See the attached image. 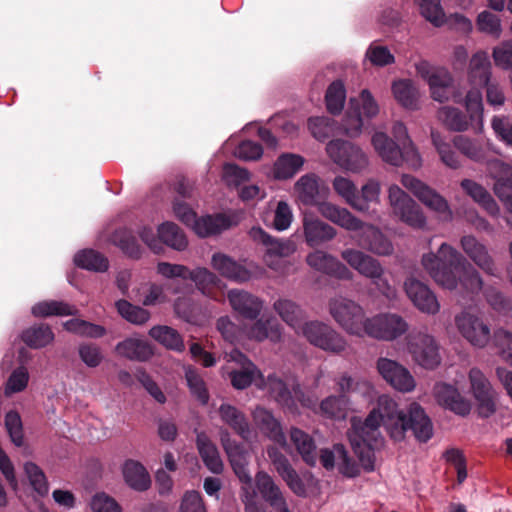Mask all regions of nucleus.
<instances>
[{"instance_id":"nucleus-19","label":"nucleus","mask_w":512,"mask_h":512,"mask_svg":"<svg viewBox=\"0 0 512 512\" xmlns=\"http://www.w3.org/2000/svg\"><path fill=\"white\" fill-rule=\"evenodd\" d=\"M377 370L386 382L401 392H411L416 386L411 373L394 360L379 358L377 360Z\"/></svg>"},{"instance_id":"nucleus-18","label":"nucleus","mask_w":512,"mask_h":512,"mask_svg":"<svg viewBox=\"0 0 512 512\" xmlns=\"http://www.w3.org/2000/svg\"><path fill=\"white\" fill-rule=\"evenodd\" d=\"M220 440L223 449L229 458L234 473L242 484L250 488L252 485V477L248 469V451L243 447L242 444H239L233 440L227 430H221Z\"/></svg>"},{"instance_id":"nucleus-46","label":"nucleus","mask_w":512,"mask_h":512,"mask_svg":"<svg viewBox=\"0 0 512 512\" xmlns=\"http://www.w3.org/2000/svg\"><path fill=\"white\" fill-rule=\"evenodd\" d=\"M273 466L287 486L298 496L306 494V488L298 473L291 466L289 460L284 455L273 463Z\"/></svg>"},{"instance_id":"nucleus-22","label":"nucleus","mask_w":512,"mask_h":512,"mask_svg":"<svg viewBox=\"0 0 512 512\" xmlns=\"http://www.w3.org/2000/svg\"><path fill=\"white\" fill-rule=\"evenodd\" d=\"M489 171L495 180V195L512 214V167L501 160H495L489 163Z\"/></svg>"},{"instance_id":"nucleus-30","label":"nucleus","mask_w":512,"mask_h":512,"mask_svg":"<svg viewBox=\"0 0 512 512\" xmlns=\"http://www.w3.org/2000/svg\"><path fill=\"white\" fill-rule=\"evenodd\" d=\"M218 412L221 420L243 440H249L251 438V426L242 411L235 406L223 403L220 405Z\"/></svg>"},{"instance_id":"nucleus-31","label":"nucleus","mask_w":512,"mask_h":512,"mask_svg":"<svg viewBox=\"0 0 512 512\" xmlns=\"http://www.w3.org/2000/svg\"><path fill=\"white\" fill-rule=\"evenodd\" d=\"M253 419L257 427L270 440L286 447V437L282 431L280 423L274 418L272 413L264 408L257 407L253 412Z\"/></svg>"},{"instance_id":"nucleus-54","label":"nucleus","mask_w":512,"mask_h":512,"mask_svg":"<svg viewBox=\"0 0 512 512\" xmlns=\"http://www.w3.org/2000/svg\"><path fill=\"white\" fill-rule=\"evenodd\" d=\"M78 309L63 301H42L32 307V314L36 317L70 316L76 315Z\"/></svg>"},{"instance_id":"nucleus-55","label":"nucleus","mask_w":512,"mask_h":512,"mask_svg":"<svg viewBox=\"0 0 512 512\" xmlns=\"http://www.w3.org/2000/svg\"><path fill=\"white\" fill-rule=\"evenodd\" d=\"M158 235L160 243L172 249L182 251L187 247V239L182 230L172 222H166L159 226Z\"/></svg>"},{"instance_id":"nucleus-62","label":"nucleus","mask_w":512,"mask_h":512,"mask_svg":"<svg viewBox=\"0 0 512 512\" xmlns=\"http://www.w3.org/2000/svg\"><path fill=\"white\" fill-rule=\"evenodd\" d=\"M185 378L191 393L201 404H207L209 401V393L204 380L198 372L194 368L188 367L185 370Z\"/></svg>"},{"instance_id":"nucleus-15","label":"nucleus","mask_w":512,"mask_h":512,"mask_svg":"<svg viewBox=\"0 0 512 512\" xmlns=\"http://www.w3.org/2000/svg\"><path fill=\"white\" fill-rule=\"evenodd\" d=\"M471 392L477 402L478 414L488 418L496 412V392L483 372L472 368L468 374Z\"/></svg>"},{"instance_id":"nucleus-16","label":"nucleus","mask_w":512,"mask_h":512,"mask_svg":"<svg viewBox=\"0 0 512 512\" xmlns=\"http://www.w3.org/2000/svg\"><path fill=\"white\" fill-rule=\"evenodd\" d=\"M408 350L413 360L425 369H434L441 362L439 346L434 337L427 333L411 335Z\"/></svg>"},{"instance_id":"nucleus-32","label":"nucleus","mask_w":512,"mask_h":512,"mask_svg":"<svg viewBox=\"0 0 512 512\" xmlns=\"http://www.w3.org/2000/svg\"><path fill=\"white\" fill-rule=\"evenodd\" d=\"M239 357L244 360L243 366L239 370L230 372L231 383L236 389H245L254 383L258 388L263 389L264 378L258 368L246 357L237 352Z\"/></svg>"},{"instance_id":"nucleus-50","label":"nucleus","mask_w":512,"mask_h":512,"mask_svg":"<svg viewBox=\"0 0 512 512\" xmlns=\"http://www.w3.org/2000/svg\"><path fill=\"white\" fill-rule=\"evenodd\" d=\"M76 266L93 271L105 272L109 268L108 259L100 252L93 249H84L74 256Z\"/></svg>"},{"instance_id":"nucleus-35","label":"nucleus","mask_w":512,"mask_h":512,"mask_svg":"<svg viewBox=\"0 0 512 512\" xmlns=\"http://www.w3.org/2000/svg\"><path fill=\"white\" fill-rule=\"evenodd\" d=\"M122 474L125 483L135 491H146L151 485V478L148 471L136 460H126L122 466Z\"/></svg>"},{"instance_id":"nucleus-4","label":"nucleus","mask_w":512,"mask_h":512,"mask_svg":"<svg viewBox=\"0 0 512 512\" xmlns=\"http://www.w3.org/2000/svg\"><path fill=\"white\" fill-rule=\"evenodd\" d=\"M469 119L458 108L444 106L437 112L438 119L451 131L463 132L475 123L476 131L483 127V99L478 89H470L465 97Z\"/></svg>"},{"instance_id":"nucleus-49","label":"nucleus","mask_w":512,"mask_h":512,"mask_svg":"<svg viewBox=\"0 0 512 512\" xmlns=\"http://www.w3.org/2000/svg\"><path fill=\"white\" fill-rule=\"evenodd\" d=\"M395 99L405 108L415 110L418 108L419 91L411 80L401 79L392 85Z\"/></svg>"},{"instance_id":"nucleus-20","label":"nucleus","mask_w":512,"mask_h":512,"mask_svg":"<svg viewBox=\"0 0 512 512\" xmlns=\"http://www.w3.org/2000/svg\"><path fill=\"white\" fill-rule=\"evenodd\" d=\"M404 289L414 306L422 313L435 315L440 311L436 295L424 283L411 277L404 282Z\"/></svg>"},{"instance_id":"nucleus-12","label":"nucleus","mask_w":512,"mask_h":512,"mask_svg":"<svg viewBox=\"0 0 512 512\" xmlns=\"http://www.w3.org/2000/svg\"><path fill=\"white\" fill-rule=\"evenodd\" d=\"M328 156L341 168L358 173L368 166L366 154L357 146L344 140H332L326 146Z\"/></svg>"},{"instance_id":"nucleus-13","label":"nucleus","mask_w":512,"mask_h":512,"mask_svg":"<svg viewBox=\"0 0 512 512\" xmlns=\"http://www.w3.org/2000/svg\"><path fill=\"white\" fill-rule=\"evenodd\" d=\"M406 320L395 313H382L368 318L365 326V335L385 341H392L408 330Z\"/></svg>"},{"instance_id":"nucleus-23","label":"nucleus","mask_w":512,"mask_h":512,"mask_svg":"<svg viewBox=\"0 0 512 512\" xmlns=\"http://www.w3.org/2000/svg\"><path fill=\"white\" fill-rule=\"evenodd\" d=\"M433 391L436 401L444 408L462 417L470 413L471 402L456 387L447 383H437Z\"/></svg>"},{"instance_id":"nucleus-51","label":"nucleus","mask_w":512,"mask_h":512,"mask_svg":"<svg viewBox=\"0 0 512 512\" xmlns=\"http://www.w3.org/2000/svg\"><path fill=\"white\" fill-rule=\"evenodd\" d=\"M149 335L167 349L176 352H182L185 349L182 336L177 332V330L169 326H154L150 329Z\"/></svg>"},{"instance_id":"nucleus-40","label":"nucleus","mask_w":512,"mask_h":512,"mask_svg":"<svg viewBox=\"0 0 512 512\" xmlns=\"http://www.w3.org/2000/svg\"><path fill=\"white\" fill-rule=\"evenodd\" d=\"M372 145L381 159L393 166L402 165V152L396 144L383 132H376L372 136Z\"/></svg>"},{"instance_id":"nucleus-28","label":"nucleus","mask_w":512,"mask_h":512,"mask_svg":"<svg viewBox=\"0 0 512 512\" xmlns=\"http://www.w3.org/2000/svg\"><path fill=\"white\" fill-rule=\"evenodd\" d=\"M250 237L266 247L269 256L288 257L296 250L295 243L290 240H280L272 238L260 227H253L249 231Z\"/></svg>"},{"instance_id":"nucleus-27","label":"nucleus","mask_w":512,"mask_h":512,"mask_svg":"<svg viewBox=\"0 0 512 512\" xmlns=\"http://www.w3.org/2000/svg\"><path fill=\"white\" fill-rule=\"evenodd\" d=\"M303 230L307 244L310 247L318 246L335 238L337 231L331 225L321 221L313 215L303 218Z\"/></svg>"},{"instance_id":"nucleus-21","label":"nucleus","mask_w":512,"mask_h":512,"mask_svg":"<svg viewBox=\"0 0 512 512\" xmlns=\"http://www.w3.org/2000/svg\"><path fill=\"white\" fill-rule=\"evenodd\" d=\"M307 264L326 275L335 277L339 280L350 281L353 279L352 271L341 261L331 254L321 250L309 253L306 257Z\"/></svg>"},{"instance_id":"nucleus-41","label":"nucleus","mask_w":512,"mask_h":512,"mask_svg":"<svg viewBox=\"0 0 512 512\" xmlns=\"http://www.w3.org/2000/svg\"><path fill=\"white\" fill-rule=\"evenodd\" d=\"M116 353L124 358L135 361H147L153 355L150 344L139 338H127L115 347Z\"/></svg>"},{"instance_id":"nucleus-17","label":"nucleus","mask_w":512,"mask_h":512,"mask_svg":"<svg viewBox=\"0 0 512 512\" xmlns=\"http://www.w3.org/2000/svg\"><path fill=\"white\" fill-rule=\"evenodd\" d=\"M455 325L459 333L471 345L479 348L485 347L491 339L488 324L479 316L463 311L455 317Z\"/></svg>"},{"instance_id":"nucleus-48","label":"nucleus","mask_w":512,"mask_h":512,"mask_svg":"<svg viewBox=\"0 0 512 512\" xmlns=\"http://www.w3.org/2000/svg\"><path fill=\"white\" fill-rule=\"evenodd\" d=\"M432 144L435 147L441 162L450 169L461 167V159L454 150V145L446 141L442 135L436 131H431Z\"/></svg>"},{"instance_id":"nucleus-38","label":"nucleus","mask_w":512,"mask_h":512,"mask_svg":"<svg viewBox=\"0 0 512 512\" xmlns=\"http://www.w3.org/2000/svg\"><path fill=\"white\" fill-rule=\"evenodd\" d=\"M460 185L464 192L478 203L489 215L492 217L499 216L500 208L498 204L481 184L471 179H464L461 181Z\"/></svg>"},{"instance_id":"nucleus-6","label":"nucleus","mask_w":512,"mask_h":512,"mask_svg":"<svg viewBox=\"0 0 512 512\" xmlns=\"http://www.w3.org/2000/svg\"><path fill=\"white\" fill-rule=\"evenodd\" d=\"M298 335H302L314 347L330 354L341 355L349 348L346 338L322 321L304 322Z\"/></svg>"},{"instance_id":"nucleus-45","label":"nucleus","mask_w":512,"mask_h":512,"mask_svg":"<svg viewBox=\"0 0 512 512\" xmlns=\"http://www.w3.org/2000/svg\"><path fill=\"white\" fill-rule=\"evenodd\" d=\"M304 158L293 153H283L273 166V176L278 180L292 178L303 166Z\"/></svg>"},{"instance_id":"nucleus-11","label":"nucleus","mask_w":512,"mask_h":512,"mask_svg":"<svg viewBox=\"0 0 512 512\" xmlns=\"http://www.w3.org/2000/svg\"><path fill=\"white\" fill-rule=\"evenodd\" d=\"M298 200L307 206H316L318 212L326 218L321 209L325 205L337 206L325 201L330 193L329 187L314 173L301 176L294 185Z\"/></svg>"},{"instance_id":"nucleus-9","label":"nucleus","mask_w":512,"mask_h":512,"mask_svg":"<svg viewBox=\"0 0 512 512\" xmlns=\"http://www.w3.org/2000/svg\"><path fill=\"white\" fill-rule=\"evenodd\" d=\"M388 199L393 214L402 222L416 229L426 226V217L420 206L399 186L389 187Z\"/></svg>"},{"instance_id":"nucleus-8","label":"nucleus","mask_w":512,"mask_h":512,"mask_svg":"<svg viewBox=\"0 0 512 512\" xmlns=\"http://www.w3.org/2000/svg\"><path fill=\"white\" fill-rule=\"evenodd\" d=\"M379 112V107L370 91L364 89L358 98H351L349 108L343 119L344 133L349 137H357L362 131L363 117L371 119Z\"/></svg>"},{"instance_id":"nucleus-53","label":"nucleus","mask_w":512,"mask_h":512,"mask_svg":"<svg viewBox=\"0 0 512 512\" xmlns=\"http://www.w3.org/2000/svg\"><path fill=\"white\" fill-rule=\"evenodd\" d=\"M21 338L23 342L33 349L47 346L54 340V333L49 325H34L23 331Z\"/></svg>"},{"instance_id":"nucleus-25","label":"nucleus","mask_w":512,"mask_h":512,"mask_svg":"<svg viewBox=\"0 0 512 512\" xmlns=\"http://www.w3.org/2000/svg\"><path fill=\"white\" fill-rule=\"evenodd\" d=\"M240 221L236 213H218L197 218L193 230L201 237L216 235L236 226Z\"/></svg>"},{"instance_id":"nucleus-63","label":"nucleus","mask_w":512,"mask_h":512,"mask_svg":"<svg viewBox=\"0 0 512 512\" xmlns=\"http://www.w3.org/2000/svg\"><path fill=\"white\" fill-rule=\"evenodd\" d=\"M421 15L435 27L445 23V13L440 0H421L419 3Z\"/></svg>"},{"instance_id":"nucleus-10","label":"nucleus","mask_w":512,"mask_h":512,"mask_svg":"<svg viewBox=\"0 0 512 512\" xmlns=\"http://www.w3.org/2000/svg\"><path fill=\"white\" fill-rule=\"evenodd\" d=\"M401 183L427 208L439 214L444 220L452 219V211L447 200L426 183L408 174L402 175Z\"/></svg>"},{"instance_id":"nucleus-44","label":"nucleus","mask_w":512,"mask_h":512,"mask_svg":"<svg viewBox=\"0 0 512 512\" xmlns=\"http://www.w3.org/2000/svg\"><path fill=\"white\" fill-rule=\"evenodd\" d=\"M290 439L301 455L302 460L309 466H315L317 454L313 438L299 428H292L290 430Z\"/></svg>"},{"instance_id":"nucleus-36","label":"nucleus","mask_w":512,"mask_h":512,"mask_svg":"<svg viewBox=\"0 0 512 512\" xmlns=\"http://www.w3.org/2000/svg\"><path fill=\"white\" fill-rule=\"evenodd\" d=\"M196 445L206 468L213 474H221L224 470V464L219 451L204 432L197 434Z\"/></svg>"},{"instance_id":"nucleus-37","label":"nucleus","mask_w":512,"mask_h":512,"mask_svg":"<svg viewBox=\"0 0 512 512\" xmlns=\"http://www.w3.org/2000/svg\"><path fill=\"white\" fill-rule=\"evenodd\" d=\"M273 309L288 326L297 334L300 333L306 317L300 305L290 299L280 298L273 303Z\"/></svg>"},{"instance_id":"nucleus-59","label":"nucleus","mask_w":512,"mask_h":512,"mask_svg":"<svg viewBox=\"0 0 512 512\" xmlns=\"http://www.w3.org/2000/svg\"><path fill=\"white\" fill-rule=\"evenodd\" d=\"M115 305L118 313L130 323L141 325L150 318V313L146 309L135 306L127 300H118Z\"/></svg>"},{"instance_id":"nucleus-24","label":"nucleus","mask_w":512,"mask_h":512,"mask_svg":"<svg viewBox=\"0 0 512 512\" xmlns=\"http://www.w3.org/2000/svg\"><path fill=\"white\" fill-rule=\"evenodd\" d=\"M464 253L482 271L491 276H496L497 268L487 247L472 235L463 236L460 240Z\"/></svg>"},{"instance_id":"nucleus-1","label":"nucleus","mask_w":512,"mask_h":512,"mask_svg":"<svg viewBox=\"0 0 512 512\" xmlns=\"http://www.w3.org/2000/svg\"><path fill=\"white\" fill-rule=\"evenodd\" d=\"M381 426H384L391 439L396 442L404 440L407 431H411L418 441L424 443L433 436L431 419L418 403L413 402L405 410H400L395 400L381 395L376 407L363 422L356 417L351 419V429L348 431L354 452L367 472L374 470L373 450L383 442L379 430Z\"/></svg>"},{"instance_id":"nucleus-52","label":"nucleus","mask_w":512,"mask_h":512,"mask_svg":"<svg viewBox=\"0 0 512 512\" xmlns=\"http://www.w3.org/2000/svg\"><path fill=\"white\" fill-rule=\"evenodd\" d=\"M110 241L127 256L138 259L141 256V247L132 231L126 227L116 229L110 236Z\"/></svg>"},{"instance_id":"nucleus-64","label":"nucleus","mask_w":512,"mask_h":512,"mask_svg":"<svg viewBox=\"0 0 512 512\" xmlns=\"http://www.w3.org/2000/svg\"><path fill=\"white\" fill-rule=\"evenodd\" d=\"M493 340L501 358L512 366V333L498 329L494 332Z\"/></svg>"},{"instance_id":"nucleus-33","label":"nucleus","mask_w":512,"mask_h":512,"mask_svg":"<svg viewBox=\"0 0 512 512\" xmlns=\"http://www.w3.org/2000/svg\"><path fill=\"white\" fill-rule=\"evenodd\" d=\"M491 77V63L489 56L485 51L476 52L469 64L468 80L473 86L472 89H478L487 85Z\"/></svg>"},{"instance_id":"nucleus-29","label":"nucleus","mask_w":512,"mask_h":512,"mask_svg":"<svg viewBox=\"0 0 512 512\" xmlns=\"http://www.w3.org/2000/svg\"><path fill=\"white\" fill-rule=\"evenodd\" d=\"M255 320L252 325L244 327L243 333L247 338L258 342H262L266 339H269L273 343L281 341L282 327L275 319Z\"/></svg>"},{"instance_id":"nucleus-56","label":"nucleus","mask_w":512,"mask_h":512,"mask_svg":"<svg viewBox=\"0 0 512 512\" xmlns=\"http://www.w3.org/2000/svg\"><path fill=\"white\" fill-rule=\"evenodd\" d=\"M348 407L349 400L345 395L328 396L320 404L322 415L335 420L345 419L347 416Z\"/></svg>"},{"instance_id":"nucleus-26","label":"nucleus","mask_w":512,"mask_h":512,"mask_svg":"<svg viewBox=\"0 0 512 512\" xmlns=\"http://www.w3.org/2000/svg\"><path fill=\"white\" fill-rule=\"evenodd\" d=\"M228 300L233 310L245 319H257L263 309V301L244 290H230Z\"/></svg>"},{"instance_id":"nucleus-57","label":"nucleus","mask_w":512,"mask_h":512,"mask_svg":"<svg viewBox=\"0 0 512 512\" xmlns=\"http://www.w3.org/2000/svg\"><path fill=\"white\" fill-rule=\"evenodd\" d=\"M188 279L192 280L204 295L217 299L213 293V289L217 288L219 280L217 276L208 269L198 267L194 270H190Z\"/></svg>"},{"instance_id":"nucleus-58","label":"nucleus","mask_w":512,"mask_h":512,"mask_svg":"<svg viewBox=\"0 0 512 512\" xmlns=\"http://www.w3.org/2000/svg\"><path fill=\"white\" fill-rule=\"evenodd\" d=\"M380 191V184L377 181L369 180L362 186L360 194L356 193L353 209L359 212L368 211L370 203L379 201Z\"/></svg>"},{"instance_id":"nucleus-42","label":"nucleus","mask_w":512,"mask_h":512,"mask_svg":"<svg viewBox=\"0 0 512 512\" xmlns=\"http://www.w3.org/2000/svg\"><path fill=\"white\" fill-rule=\"evenodd\" d=\"M255 483L262 498L271 507L276 508L286 502L281 489L268 473L259 471L255 476Z\"/></svg>"},{"instance_id":"nucleus-43","label":"nucleus","mask_w":512,"mask_h":512,"mask_svg":"<svg viewBox=\"0 0 512 512\" xmlns=\"http://www.w3.org/2000/svg\"><path fill=\"white\" fill-rule=\"evenodd\" d=\"M452 144L462 155L468 159L477 162L487 164V170H489V163L491 160H487L486 151L483 145L474 139H471L464 135L455 136L452 140ZM496 159H492L495 161ZM490 172V171H488ZM491 175V173H489Z\"/></svg>"},{"instance_id":"nucleus-61","label":"nucleus","mask_w":512,"mask_h":512,"mask_svg":"<svg viewBox=\"0 0 512 512\" xmlns=\"http://www.w3.org/2000/svg\"><path fill=\"white\" fill-rule=\"evenodd\" d=\"M338 390L341 395H345L352 392H360L362 394H368L372 389L371 383L363 378H353L348 374H342L336 381Z\"/></svg>"},{"instance_id":"nucleus-2","label":"nucleus","mask_w":512,"mask_h":512,"mask_svg":"<svg viewBox=\"0 0 512 512\" xmlns=\"http://www.w3.org/2000/svg\"><path fill=\"white\" fill-rule=\"evenodd\" d=\"M421 262L434 281L445 289L455 290L460 286L469 294H477L482 290L480 273L447 243H442L436 254H424Z\"/></svg>"},{"instance_id":"nucleus-5","label":"nucleus","mask_w":512,"mask_h":512,"mask_svg":"<svg viewBox=\"0 0 512 512\" xmlns=\"http://www.w3.org/2000/svg\"><path fill=\"white\" fill-rule=\"evenodd\" d=\"M341 258L360 275L370 279L383 296L388 299L395 297L396 291L384 276L385 270L379 260L354 248L344 249Z\"/></svg>"},{"instance_id":"nucleus-7","label":"nucleus","mask_w":512,"mask_h":512,"mask_svg":"<svg viewBox=\"0 0 512 512\" xmlns=\"http://www.w3.org/2000/svg\"><path fill=\"white\" fill-rule=\"evenodd\" d=\"M329 313L348 334L357 337L365 336L368 318L365 316L364 309L355 301L345 297H334L329 300Z\"/></svg>"},{"instance_id":"nucleus-34","label":"nucleus","mask_w":512,"mask_h":512,"mask_svg":"<svg viewBox=\"0 0 512 512\" xmlns=\"http://www.w3.org/2000/svg\"><path fill=\"white\" fill-rule=\"evenodd\" d=\"M211 264L216 271L230 280L246 282L251 278V273L244 266L225 254H213Z\"/></svg>"},{"instance_id":"nucleus-14","label":"nucleus","mask_w":512,"mask_h":512,"mask_svg":"<svg viewBox=\"0 0 512 512\" xmlns=\"http://www.w3.org/2000/svg\"><path fill=\"white\" fill-rule=\"evenodd\" d=\"M271 396L283 407L295 410L297 402L307 408H314L316 406V399L311 396H306L301 390L299 385H294L290 390L287 385L275 375H269L267 380L264 379V386Z\"/></svg>"},{"instance_id":"nucleus-39","label":"nucleus","mask_w":512,"mask_h":512,"mask_svg":"<svg viewBox=\"0 0 512 512\" xmlns=\"http://www.w3.org/2000/svg\"><path fill=\"white\" fill-rule=\"evenodd\" d=\"M372 145L381 159L393 166L402 165V152L396 144L383 132H376L372 136Z\"/></svg>"},{"instance_id":"nucleus-60","label":"nucleus","mask_w":512,"mask_h":512,"mask_svg":"<svg viewBox=\"0 0 512 512\" xmlns=\"http://www.w3.org/2000/svg\"><path fill=\"white\" fill-rule=\"evenodd\" d=\"M345 99L346 91L344 84L340 80L331 83L325 96L327 110L331 114H339L344 107Z\"/></svg>"},{"instance_id":"nucleus-3","label":"nucleus","mask_w":512,"mask_h":512,"mask_svg":"<svg viewBox=\"0 0 512 512\" xmlns=\"http://www.w3.org/2000/svg\"><path fill=\"white\" fill-rule=\"evenodd\" d=\"M321 211L332 223L347 231L358 232L353 238L362 249L379 256L393 253L391 241L377 227L363 222L346 208L325 205Z\"/></svg>"},{"instance_id":"nucleus-47","label":"nucleus","mask_w":512,"mask_h":512,"mask_svg":"<svg viewBox=\"0 0 512 512\" xmlns=\"http://www.w3.org/2000/svg\"><path fill=\"white\" fill-rule=\"evenodd\" d=\"M273 466L287 486L298 496L306 494V488L298 473L291 466L289 460L284 455L273 463Z\"/></svg>"}]
</instances>
